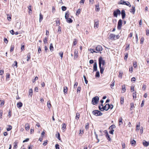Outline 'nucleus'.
<instances>
[{"mask_svg": "<svg viewBox=\"0 0 149 149\" xmlns=\"http://www.w3.org/2000/svg\"><path fill=\"white\" fill-rule=\"evenodd\" d=\"M98 61L99 67L100 69V72L102 74L103 73L104 69L103 66L105 65V60L103 59L102 57H100L99 58Z\"/></svg>", "mask_w": 149, "mask_h": 149, "instance_id": "nucleus-1", "label": "nucleus"}, {"mask_svg": "<svg viewBox=\"0 0 149 149\" xmlns=\"http://www.w3.org/2000/svg\"><path fill=\"white\" fill-rule=\"evenodd\" d=\"M109 104H106L104 106H103L102 104H101V106H99V109L101 111H103L104 110L107 111L108 109L107 108Z\"/></svg>", "mask_w": 149, "mask_h": 149, "instance_id": "nucleus-2", "label": "nucleus"}, {"mask_svg": "<svg viewBox=\"0 0 149 149\" xmlns=\"http://www.w3.org/2000/svg\"><path fill=\"white\" fill-rule=\"evenodd\" d=\"M99 100V97L97 96H95L92 99V103L93 105L96 104L98 102Z\"/></svg>", "mask_w": 149, "mask_h": 149, "instance_id": "nucleus-3", "label": "nucleus"}, {"mask_svg": "<svg viewBox=\"0 0 149 149\" xmlns=\"http://www.w3.org/2000/svg\"><path fill=\"white\" fill-rule=\"evenodd\" d=\"M93 113L96 116H101L102 115V113L98 110H95L93 111Z\"/></svg>", "mask_w": 149, "mask_h": 149, "instance_id": "nucleus-4", "label": "nucleus"}, {"mask_svg": "<svg viewBox=\"0 0 149 149\" xmlns=\"http://www.w3.org/2000/svg\"><path fill=\"white\" fill-rule=\"evenodd\" d=\"M119 4L125 5L129 7H131V5L130 4V2L128 1H125L123 0H121L120 1V2L118 3Z\"/></svg>", "mask_w": 149, "mask_h": 149, "instance_id": "nucleus-5", "label": "nucleus"}, {"mask_svg": "<svg viewBox=\"0 0 149 149\" xmlns=\"http://www.w3.org/2000/svg\"><path fill=\"white\" fill-rule=\"evenodd\" d=\"M121 12L119 9H117L116 10L114 11L113 14L114 17H117L118 15H120Z\"/></svg>", "mask_w": 149, "mask_h": 149, "instance_id": "nucleus-6", "label": "nucleus"}, {"mask_svg": "<svg viewBox=\"0 0 149 149\" xmlns=\"http://www.w3.org/2000/svg\"><path fill=\"white\" fill-rule=\"evenodd\" d=\"M122 25V20L121 19H120L119 20L117 26V29L118 30H120L121 28V26Z\"/></svg>", "mask_w": 149, "mask_h": 149, "instance_id": "nucleus-7", "label": "nucleus"}, {"mask_svg": "<svg viewBox=\"0 0 149 149\" xmlns=\"http://www.w3.org/2000/svg\"><path fill=\"white\" fill-rule=\"evenodd\" d=\"M102 47L100 45H98L96 48V51L98 52H100L102 50Z\"/></svg>", "mask_w": 149, "mask_h": 149, "instance_id": "nucleus-8", "label": "nucleus"}, {"mask_svg": "<svg viewBox=\"0 0 149 149\" xmlns=\"http://www.w3.org/2000/svg\"><path fill=\"white\" fill-rule=\"evenodd\" d=\"M116 36L114 34L111 33L109 35V38L111 40H115Z\"/></svg>", "mask_w": 149, "mask_h": 149, "instance_id": "nucleus-9", "label": "nucleus"}, {"mask_svg": "<svg viewBox=\"0 0 149 149\" xmlns=\"http://www.w3.org/2000/svg\"><path fill=\"white\" fill-rule=\"evenodd\" d=\"M93 71H96L97 70V63L96 62H94L93 66Z\"/></svg>", "mask_w": 149, "mask_h": 149, "instance_id": "nucleus-10", "label": "nucleus"}, {"mask_svg": "<svg viewBox=\"0 0 149 149\" xmlns=\"http://www.w3.org/2000/svg\"><path fill=\"white\" fill-rule=\"evenodd\" d=\"M121 14L122 18L123 19L125 18L126 15L125 10H122Z\"/></svg>", "mask_w": 149, "mask_h": 149, "instance_id": "nucleus-11", "label": "nucleus"}, {"mask_svg": "<svg viewBox=\"0 0 149 149\" xmlns=\"http://www.w3.org/2000/svg\"><path fill=\"white\" fill-rule=\"evenodd\" d=\"M135 7L133 6L132 7V9L130 11V12L132 13L133 14H134L135 13Z\"/></svg>", "mask_w": 149, "mask_h": 149, "instance_id": "nucleus-12", "label": "nucleus"}, {"mask_svg": "<svg viewBox=\"0 0 149 149\" xmlns=\"http://www.w3.org/2000/svg\"><path fill=\"white\" fill-rule=\"evenodd\" d=\"M94 28H97L99 27V22L98 21L94 22Z\"/></svg>", "mask_w": 149, "mask_h": 149, "instance_id": "nucleus-13", "label": "nucleus"}, {"mask_svg": "<svg viewBox=\"0 0 149 149\" xmlns=\"http://www.w3.org/2000/svg\"><path fill=\"white\" fill-rule=\"evenodd\" d=\"M25 129L26 131H28L30 129V126L28 123H26L25 125Z\"/></svg>", "mask_w": 149, "mask_h": 149, "instance_id": "nucleus-14", "label": "nucleus"}, {"mask_svg": "<svg viewBox=\"0 0 149 149\" xmlns=\"http://www.w3.org/2000/svg\"><path fill=\"white\" fill-rule=\"evenodd\" d=\"M143 144L144 146L147 147L148 146L149 143L146 141L144 140L143 142Z\"/></svg>", "mask_w": 149, "mask_h": 149, "instance_id": "nucleus-15", "label": "nucleus"}, {"mask_svg": "<svg viewBox=\"0 0 149 149\" xmlns=\"http://www.w3.org/2000/svg\"><path fill=\"white\" fill-rule=\"evenodd\" d=\"M123 118L121 117H120L118 119V122L119 123V125H121V124H122L123 122H122V120H123Z\"/></svg>", "mask_w": 149, "mask_h": 149, "instance_id": "nucleus-16", "label": "nucleus"}, {"mask_svg": "<svg viewBox=\"0 0 149 149\" xmlns=\"http://www.w3.org/2000/svg\"><path fill=\"white\" fill-rule=\"evenodd\" d=\"M78 54V51L76 49H75L74 51V58H76L77 57V56H78L77 54Z\"/></svg>", "mask_w": 149, "mask_h": 149, "instance_id": "nucleus-17", "label": "nucleus"}, {"mask_svg": "<svg viewBox=\"0 0 149 149\" xmlns=\"http://www.w3.org/2000/svg\"><path fill=\"white\" fill-rule=\"evenodd\" d=\"M23 104L21 102H19L17 104V107L18 108H20L22 106Z\"/></svg>", "mask_w": 149, "mask_h": 149, "instance_id": "nucleus-18", "label": "nucleus"}, {"mask_svg": "<svg viewBox=\"0 0 149 149\" xmlns=\"http://www.w3.org/2000/svg\"><path fill=\"white\" fill-rule=\"evenodd\" d=\"M122 93H124L125 92L126 88L125 85H124L122 86Z\"/></svg>", "mask_w": 149, "mask_h": 149, "instance_id": "nucleus-19", "label": "nucleus"}, {"mask_svg": "<svg viewBox=\"0 0 149 149\" xmlns=\"http://www.w3.org/2000/svg\"><path fill=\"white\" fill-rule=\"evenodd\" d=\"M80 117V114L79 113H77L76 114L75 118L77 120L79 119Z\"/></svg>", "mask_w": 149, "mask_h": 149, "instance_id": "nucleus-20", "label": "nucleus"}, {"mask_svg": "<svg viewBox=\"0 0 149 149\" xmlns=\"http://www.w3.org/2000/svg\"><path fill=\"white\" fill-rule=\"evenodd\" d=\"M69 12L68 11H67L65 13V18L66 19H68L69 18Z\"/></svg>", "mask_w": 149, "mask_h": 149, "instance_id": "nucleus-21", "label": "nucleus"}, {"mask_svg": "<svg viewBox=\"0 0 149 149\" xmlns=\"http://www.w3.org/2000/svg\"><path fill=\"white\" fill-rule=\"evenodd\" d=\"M50 50L51 52H52L54 50V47L52 43H51L49 47Z\"/></svg>", "mask_w": 149, "mask_h": 149, "instance_id": "nucleus-22", "label": "nucleus"}, {"mask_svg": "<svg viewBox=\"0 0 149 149\" xmlns=\"http://www.w3.org/2000/svg\"><path fill=\"white\" fill-rule=\"evenodd\" d=\"M68 91V88L67 87L65 86L63 88V92L65 94L66 93H67Z\"/></svg>", "mask_w": 149, "mask_h": 149, "instance_id": "nucleus-23", "label": "nucleus"}, {"mask_svg": "<svg viewBox=\"0 0 149 149\" xmlns=\"http://www.w3.org/2000/svg\"><path fill=\"white\" fill-rule=\"evenodd\" d=\"M124 101V97H121L120 98V103L121 104H123Z\"/></svg>", "mask_w": 149, "mask_h": 149, "instance_id": "nucleus-24", "label": "nucleus"}, {"mask_svg": "<svg viewBox=\"0 0 149 149\" xmlns=\"http://www.w3.org/2000/svg\"><path fill=\"white\" fill-rule=\"evenodd\" d=\"M33 94V90L32 89H30L29 90V96L31 97Z\"/></svg>", "mask_w": 149, "mask_h": 149, "instance_id": "nucleus-25", "label": "nucleus"}, {"mask_svg": "<svg viewBox=\"0 0 149 149\" xmlns=\"http://www.w3.org/2000/svg\"><path fill=\"white\" fill-rule=\"evenodd\" d=\"M100 8H99V4L95 6V10L97 11H100Z\"/></svg>", "mask_w": 149, "mask_h": 149, "instance_id": "nucleus-26", "label": "nucleus"}, {"mask_svg": "<svg viewBox=\"0 0 149 149\" xmlns=\"http://www.w3.org/2000/svg\"><path fill=\"white\" fill-rule=\"evenodd\" d=\"M27 61H29L31 58V54L30 53H29L27 54Z\"/></svg>", "mask_w": 149, "mask_h": 149, "instance_id": "nucleus-27", "label": "nucleus"}, {"mask_svg": "<svg viewBox=\"0 0 149 149\" xmlns=\"http://www.w3.org/2000/svg\"><path fill=\"white\" fill-rule=\"evenodd\" d=\"M28 9L29 10V13H32V10L31 9V5H30L29 7H28Z\"/></svg>", "mask_w": 149, "mask_h": 149, "instance_id": "nucleus-28", "label": "nucleus"}, {"mask_svg": "<svg viewBox=\"0 0 149 149\" xmlns=\"http://www.w3.org/2000/svg\"><path fill=\"white\" fill-rule=\"evenodd\" d=\"M47 39L48 38L47 37H45L44 39H43V42L45 44H46L47 43Z\"/></svg>", "mask_w": 149, "mask_h": 149, "instance_id": "nucleus-29", "label": "nucleus"}, {"mask_svg": "<svg viewBox=\"0 0 149 149\" xmlns=\"http://www.w3.org/2000/svg\"><path fill=\"white\" fill-rule=\"evenodd\" d=\"M43 15L40 13V18H39V22H40L43 19Z\"/></svg>", "mask_w": 149, "mask_h": 149, "instance_id": "nucleus-30", "label": "nucleus"}, {"mask_svg": "<svg viewBox=\"0 0 149 149\" xmlns=\"http://www.w3.org/2000/svg\"><path fill=\"white\" fill-rule=\"evenodd\" d=\"M67 22L69 23H71L72 22V20L70 18H68L67 19Z\"/></svg>", "mask_w": 149, "mask_h": 149, "instance_id": "nucleus-31", "label": "nucleus"}, {"mask_svg": "<svg viewBox=\"0 0 149 149\" xmlns=\"http://www.w3.org/2000/svg\"><path fill=\"white\" fill-rule=\"evenodd\" d=\"M130 143L132 145L134 146L136 144V142L134 140H133L131 141Z\"/></svg>", "mask_w": 149, "mask_h": 149, "instance_id": "nucleus-32", "label": "nucleus"}, {"mask_svg": "<svg viewBox=\"0 0 149 149\" xmlns=\"http://www.w3.org/2000/svg\"><path fill=\"white\" fill-rule=\"evenodd\" d=\"M18 143V142L17 141H16L14 142V147L15 148H17V145Z\"/></svg>", "mask_w": 149, "mask_h": 149, "instance_id": "nucleus-33", "label": "nucleus"}, {"mask_svg": "<svg viewBox=\"0 0 149 149\" xmlns=\"http://www.w3.org/2000/svg\"><path fill=\"white\" fill-rule=\"evenodd\" d=\"M108 106L107 108L108 109H112L113 107V105H112V104L110 105L109 104L108 105Z\"/></svg>", "mask_w": 149, "mask_h": 149, "instance_id": "nucleus-34", "label": "nucleus"}, {"mask_svg": "<svg viewBox=\"0 0 149 149\" xmlns=\"http://www.w3.org/2000/svg\"><path fill=\"white\" fill-rule=\"evenodd\" d=\"M66 125L65 123H63L62 124V130H64L66 128Z\"/></svg>", "mask_w": 149, "mask_h": 149, "instance_id": "nucleus-35", "label": "nucleus"}, {"mask_svg": "<svg viewBox=\"0 0 149 149\" xmlns=\"http://www.w3.org/2000/svg\"><path fill=\"white\" fill-rule=\"evenodd\" d=\"M130 105L131 107L130 108V110H132V108L134 107V104L132 103H131L130 104Z\"/></svg>", "mask_w": 149, "mask_h": 149, "instance_id": "nucleus-36", "label": "nucleus"}, {"mask_svg": "<svg viewBox=\"0 0 149 149\" xmlns=\"http://www.w3.org/2000/svg\"><path fill=\"white\" fill-rule=\"evenodd\" d=\"M17 62L16 61H14V63L12 65V66L14 67L15 66H16V67H17Z\"/></svg>", "mask_w": 149, "mask_h": 149, "instance_id": "nucleus-37", "label": "nucleus"}, {"mask_svg": "<svg viewBox=\"0 0 149 149\" xmlns=\"http://www.w3.org/2000/svg\"><path fill=\"white\" fill-rule=\"evenodd\" d=\"M8 126L9 127V128H7L6 130L8 131H10L12 129V126L10 125H8Z\"/></svg>", "mask_w": 149, "mask_h": 149, "instance_id": "nucleus-38", "label": "nucleus"}, {"mask_svg": "<svg viewBox=\"0 0 149 149\" xmlns=\"http://www.w3.org/2000/svg\"><path fill=\"white\" fill-rule=\"evenodd\" d=\"M144 38L143 37H141V38L140 39V42H141L140 43L141 44H143L144 41Z\"/></svg>", "mask_w": 149, "mask_h": 149, "instance_id": "nucleus-39", "label": "nucleus"}, {"mask_svg": "<svg viewBox=\"0 0 149 149\" xmlns=\"http://www.w3.org/2000/svg\"><path fill=\"white\" fill-rule=\"evenodd\" d=\"M14 46L13 45H12L10 47V52H12L14 50Z\"/></svg>", "mask_w": 149, "mask_h": 149, "instance_id": "nucleus-40", "label": "nucleus"}, {"mask_svg": "<svg viewBox=\"0 0 149 149\" xmlns=\"http://www.w3.org/2000/svg\"><path fill=\"white\" fill-rule=\"evenodd\" d=\"M90 51H91V53H93L94 52L96 53H97V52L96 51H95L94 49H90Z\"/></svg>", "mask_w": 149, "mask_h": 149, "instance_id": "nucleus-41", "label": "nucleus"}, {"mask_svg": "<svg viewBox=\"0 0 149 149\" xmlns=\"http://www.w3.org/2000/svg\"><path fill=\"white\" fill-rule=\"evenodd\" d=\"M106 136L107 138V139L109 141H110L111 140V138L110 137V136L109 134L106 135Z\"/></svg>", "mask_w": 149, "mask_h": 149, "instance_id": "nucleus-42", "label": "nucleus"}, {"mask_svg": "<svg viewBox=\"0 0 149 149\" xmlns=\"http://www.w3.org/2000/svg\"><path fill=\"white\" fill-rule=\"evenodd\" d=\"M6 79L8 80L9 79H8L10 78V74L9 73H7L6 74Z\"/></svg>", "mask_w": 149, "mask_h": 149, "instance_id": "nucleus-43", "label": "nucleus"}, {"mask_svg": "<svg viewBox=\"0 0 149 149\" xmlns=\"http://www.w3.org/2000/svg\"><path fill=\"white\" fill-rule=\"evenodd\" d=\"M58 32L59 33H61V27L60 26H58Z\"/></svg>", "mask_w": 149, "mask_h": 149, "instance_id": "nucleus-44", "label": "nucleus"}, {"mask_svg": "<svg viewBox=\"0 0 149 149\" xmlns=\"http://www.w3.org/2000/svg\"><path fill=\"white\" fill-rule=\"evenodd\" d=\"M56 136L57 139L59 140H61V138L60 137V134L59 133H58V135H56Z\"/></svg>", "mask_w": 149, "mask_h": 149, "instance_id": "nucleus-45", "label": "nucleus"}, {"mask_svg": "<svg viewBox=\"0 0 149 149\" xmlns=\"http://www.w3.org/2000/svg\"><path fill=\"white\" fill-rule=\"evenodd\" d=\"M84 80L85 83L86 84H87V83H88V81L87 80L86 78V76H85V75H84Z\"/></svg>", "mask_w": 149, "mask_h": 149, "instance_id": "nucleus-46", "label": "nucleus"}, {"mask_svg": "<svg viewBox=\"0 0 149 149\" xmlns=\"http://www.w3.org/2000/svg\"><path fill=\"white\" fill-rule=\"evenodd\" d=\"M123 74V72H119V74L118 77L120 78H122V76Z\"/></svg>", "mask_w": 149, "mask_h": 149, "instance_id": "nucleus-47", "label": "nucleus"}, {"mask_svg": "<svg viewBox=\"0 0 149 149\" xmlns=\"http://www.w3.org/2000/svg\"><path fill=\"white\" fill-rule=\"evenodd\" d=\"M133 99H135L136 98V92H135L133 93Z\"/></svg>", "mask_w": 149, "mask_h": 149, "instance_id": "nucleus-48", "label": "nucleus"}, {"mask_svg": "<svg viewBox=\"0 0 149 149\" xmlns=\"http://www.w3.org/2000/svg\"><path fill=\"white\" fill-rule=\"evenodd\" d=\"M81 10L80 9H79L76 11V15H79L80 13Z\"/></svg>", "mask_w": 149, "mask_h": 149, "instance_id": "nucleus-49", "label": "nucleus"}, {"mask_svg": "<svg viewBox=\"0 0 149 149\" xmlns=\"http://www.w3.org/2000/svg\"><path fill=\"white\" fill-rule=\"evenodd\" d=\"M115 81L113 80L112 82V84H111L110 86L111 88H112V87H113L114 85Z\"/></svg>", "mask_w": 149, "mask_h": 149, "instance_id": "nucleus-50", "label": "nucleus"}, {"mask_svg": "<svg viewBox=\"0 0 149 149\" xmlns=\"http://www.w3.org/2000/svg\"><path fill=\"white\" fill-rule=\"evenodd\" d=\"M77 43V40L76 39H74V40L73 41V45H76Z\"/></svg>", "mask_w": 149, "mask_h": 149, "instance_id": "nucleus-51", "label": "nucleus"}, {"mask_svg": "<svg viewBox=\"0 0 149 149\" xmlns=\"http://www.w3.org/2000/svg\"><path fill=\"white\" fill-rule=\"evenodd\" d=\"M81 90V88L80 87H78L77 89V92L79 93Z\"/></svg>", "mask_w": 149, "mask_h": 149, "instance_id": "nucleus-52", "label": "nucleus"}, {"mask_svg": "<svg viewBox=\"0 0 149 149\" xmlns=\"http://www.w3.org/2000/svg\"><path fill=\"white\" fill-rule=\"evenodd\" d=\"M95 76L96 77H100V73L99 71L96 72Z\"/></svg>", "mask_w": 149, "mask_h": 149, "instance_id": "nucleus-53", "label": "nucleus"}, {"mask_svg": "<svg viewBox=\"0 0 149 149\" xmlns=\"http://www.w3.org/2000/svg\"><path fill=\"white\" fill-rule=\"evenodd\" d=\"M56 25L57 26H59L60 24V21L59 20L56 21Z\"/></svg>", "mask_w": 149, "mask_h": 149, "instance_id": "nucleus-54", "label": "nucleus"}, {"mask_svg": "<svg viewBox=\"0 0 149 149\" xmlns=\"http://www.w3.org/2000/svg\"><path fill=\"white\" fill-rule=\"evenodd\" d=\"M59 54L60 56L61 57V59H62V58L63 57V53L62 52H60Z\"/></svg>", "mask_w": 149, "mask_h": 149, "instance_id": "nucleus-55", "label": "nucleus"}, {"mask_svg": "<svg viewBox=\"0 0 149 149\" xmlns=\"http://www.w3.org/2000/svg\"><path fill=\"white\" fill-rule=\"evenodd\" d=\"M62 10L63 11H65L66 10V7L65 6H62L61 7Z\"/></svg>", "mask_w": 149, "mask_h": 149, "instance_id": "nucleus-56", "label": "nucleus"}, {"mask_svg": "<svg viewBox=\"0 0 149 149\" xmlns=\"http://www.w3.org/2000/svg\"><path fill=\"white\" fill-rule=\"evenodd\" d=\"M55 147L56 149H60L59 146L58 144H56Z\"/></svg>", "mask_w": 149, "mask_h": 149, "instance_id": "nucleus-57", "label": "nucleus"}, {"mask_svg": "<svg viewBox=\"0 0 149 149\" xmlns=\"http://www.w3.org/2000/svg\"><path fill=\"white\" fill-rule=\"evenodd\" d=\"M114 132V130L113 129H112L111 130H110L109 132L110 134H113V132Z\"/></svg>", "mask_w": 149, "mask_h": 149, "instance_id": "nucleus-58", "label": "nucleus"}, {"mask_svg": "<svg viewBox=\"0 0 149 149\" xmlns=\"http://www.w3.org/2000/svg\"><path fill=\"white\" fill-rule=\"evenodd\" d=\"M89 128V123H87L86 124V125L85 126V128L86 130H87Z\"/></svg>", "mask_w": 149, "mask_h": 149, "instance_id": "nucleus-59", "label": "nucleus"}, {"mask_svg": "<svg viewBox=\"0 0 149 149\" xmlns=\"http://www.w3.org/2000/svg\"><path fill=\"white\" fill-rule=\"evenodd\" d=\"M48 141L47 140H46L45 141H44L43 143V145L45 146H46L47 144V142Z\"/></svg>", "mask_w": 149, "mask_h": 149, "instance_id": "nucleus-60", "label": "nucleus"}, {"mask_svg": "<svg viewBox=\"0 0 149 149\" xmlns=\"http://www.w3.org/2000/svg\"><path fill=\"white\" fill-rule=\"evenodd\" d=\"M84 133L83 130L81 131V130H80L79 133V134L80 136H81Z\"/></svg>", "mask_w": 149, "mask_h": 149, "instance_id": "nucleus-61", "label": "nucleus"}, {"mask_svg": "<svg viewBox=\"0 0 149 149\" xmlns=\"http://www.w3.org/2000/svg\"><path fill=\"white\" fill-rule=\"evenodd\" d=\"M133 66L136 68L137 67V63L136 62L133 63Z\"/></svg>", "mask_w": 149, "mask_h": 149, "instance_id": "nucleus-62", "label": "nucleus"}, {"mask_svg": "<svg viewBox=\"0 0 149 149\" xmlns=\"http://www.w3.org/2000/svg\"><path fill=\"white\" fill-rule=\"evenodd\" d=\"M47 105L48 107L49 108V109H50L51 107V104L50 103H48V102H47Z\"/></svg>", "mask_w": 149, "mask_h": 149, "instance_id": "nucleus-63", "label": "nucleus"}, {"mask_svg": "<svg viewBox=\"0 0 149 149\" xmlns=\"http://www.w3.org/2000/svg\"><path fill=\"white\" fill-rule=\"evenodd\" d=\"M146 85L145 84H143V85L142 89H143L144 91L146 89Z\"/></svg>", "mask_w": 149, "mask_h": 149, "instance_id": "nucleus-64", "label": "nucleus"}]
</instances>
